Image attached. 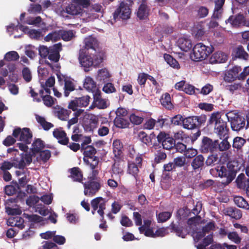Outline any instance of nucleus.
<instances>
[{"instance_id": "nucleus-1", "label": "nucleus", "mask_w": 249, "mask_h": 249, "mask_svg": "<svg viewBox=\"0 0 249 249\" xmlns=\"http://www.w3.org/2000/svg\"><path fill=\"white\" fill-rule=\"evenodd\" d=\"M210 173L213 177L223 178L222 183L226 186L235 178L237 170L231 162H228L226 166L219 165L210 169Z\"/></svg>"}, {"instance_id": "nucleus-2", "label": "nucleus", "mask_w": 249, "mask_h": 249, "mask_svg": "<svg viewBox=\"0 0 249 249\" xmlns=\"http://www.w3.org/2000/svg\"><path fill=\"white\" fill-rule=\"evenodd\" d=\"M90 174L88 177V180L82 182L84 187V194L88 197H91L101 189L102 187L100 178L97 176L99 175L100 169H91Z\"/></svg>"}, {"instance_id": "nucleus-3", "label": "nucleus", "mask_w": 249, "mask_h": 249, "mask_svg": "<svg viewBox=\"0 0 249 249\" xmlns=\"http://www.w3.org/2000/svg\"><path fill=\"white\" fill-rule=\"evenodd\" d=\"M80 64L84 67L85 71H89L92 66L99 67L103 62V58L100 54L91 56L86 52V50L81 49L78 57Z\"/></svg>"}, {"instance_id": "nucleus-4", "label": "nucleus", "mask_w": 249, "mask_h": 249, "mask_svg": "<svg viewBox=\"0 0 249 249\" xmlns=\"http://www.w3.org/2000/svg\"><path fill=\"white\" fill-rule=\"evenodd\" d=\"M208 123L210 125L214 124V132L220 139L229 138V129L227 126V123L221 118L218 113H212Z\"/></svg>"}, {"instance_id": "nucleus-5", "label": "nucleus", "mask_w": 249, "mask_h": 249, "mask_svg": "<svg viewBox=\"0 0 249 249\" xmlns=\"http://www.w3.org/2000/svg\"><path fill=\"white\" fill-rule=\"evenodd\" d=\"M81 150L83 151L84 155V162L89 168L90 170L100 169L99 166V158L95 156L97 150L94 146L89 145Z\"/></svg>"}, {"instance_id": "nucleus-6", "label": "nucleus", "mask_w": 249, "mask_h": 249, "mask_svg": "<svg viewBox=\"0 0 249 249\" xmlns=\"http://www.w3.org/2000/svg\"><path fill=\"white\" fill-rule=\"evenodd\" d=\"M213 50L214 48L212 45L207 46L202 43H198L193 47L190 58L194 61H200L207 58Z\"/></svg>"}, {"instance_id": "nucleus-7", "label": "nucleus", "mask_w": 249, "mask_h": 249, "mask_svg": "<svg viewBox=\"0 0 249 249\" xmlns=\"http://www.w3.org/2000/svg\"><path fill=\"white\" fill-rule=\"evenodd\" d=\"M207 120L205 115L200 116H189L184 119L183 127L185 129L192 130L199 128L202 124H203Z\"/></svg>"}, {"instance_id": "nucleus-8", "label": "nucleus", "mask_w": 249, "mask_h": 249, "mask_svg": "<svg viewBox=\"0 0 249 249\" xmlns=\"http://www.w3.org/2000/svg\"><path fill=\"white\" fill-rule=\"evenodd\" d=\"M225 23H228L234 28H238L243 26H249V21L247 20L243 14L239 13L235 15H231L225 20Z\"/></svg>"}, {"instance_id": "nucleus-9", "label": "nucleus", "mask_w": 249, "mask_h": 249, "mask_svg": "<svg viewBox=\"0 0 249 249\" xmlns=\"http://www.w3.org/2000/svg\"><path fill=\"white\" fill-rule=\"evenodd\" d=\"M107 201L102 197H97L91 201V206L92 208L91 213L94 214L95 211H97L98 213L101 217V220H103L104 218V210L106 208Z\"/></svg>"}, {"instance_id": "nucleus-10", "label": "nucleus", "mask_w": 249, "mask_h": 249, "mask_svg": "<svg viewBox=\"0 0 249 249\" xmlns=\"http://www.w3.org/2000/svg\"><path fill=\"white\" fill-rule=\"evenodd\" d=\"M157 138L159 143H161L163 149L170 150L175 145V140L164 132H160Z\"/></svg>"}, {"instance_id": "nucleus-11", "label": "nucleus", "mask_w": 249, "mask_h": 249, "mask_svg": "<svg viewBox=\"0 0 249 249\" xmlns=\"http://www.w3.org/2000/svg\"><path fill=\"white\" fill-rule=\"evenodd\" d=\"M217 141H213L208 137H203L200 147V151L203 153L216 152Z\"/></svg>"}, {"instance_id": "nucleus-12", "label": "nucleus", "mask_w": 249, "mask_h": 249, "mask_svg": "<svg viewBox=\"0 0 249 249\" xmlns=\"http://www.w3.org/2000/svg\"><path fill=\"white\" fill-rule=\"evenodd\" d=\"M131 14V10L129 5L124 2H121L118 8L115 10L113 14L114 19H116L119 17L122 19H127L130 18Z\"/></svg>"}, {"instance_id": "nucleus-13", "label": "nucleus", "mask_w": 249, "mask_h": 249, "mask_svg": "<svg viewBox=\"0 0 249 249\" xmlns=\"http://www.w3.org/2000/svg\"><path fill=\"white\" fill-rule=\"evenodd\" d=\"M205 164V158L204 156L199 154L193 159L191 162V165L193 170L189 173V174L194 175V173H200Z\"/></svg>"}, {"instance_id": "nucleus-14", "label": "nucleus", "mask_w": 249, "mask_h": 249, "mask_svg": "<svg viewBox=\"0 0 249 249\" xmlns=\"http://www.w3.org/2000/svg\"><path fill=\"white\" fill-rule=\"evenodd\" d=\"M246 117L245 118L238 114H235L231 118V125L233 131H239L244 128L246 129Z\"/></svg>"}, {"instance_id": "nucleus-15", "label": "nucleus", "mask_w": 249, "mask_h": 249, "mask_svg": "<svg viewBox=\"0 0 249 249\" xmlns=\"http://www.w3.org/2000/svg\"><path fill=\"white\" fill-rule=\"evenodd\" d=\"M98 124V118L94 115H89L83 122L84 129L87 132L93 131L97 128Z\"/></svg>"}, {"instance_id": "nucleus-16", "label": "nucleus", "mask_w": 249, "mask_h": 249, "mask_svg": "<svg viewBox=\"0 0 249 249\" xmlns=\"http://www.w3.org/2000/svg\"><path fill=\"white\" fill-rule=\"evenodd\" d=\"M241 71L242 68L240 66H234L226 72L224 78V80L228 82H231L237 79L239 80V72Z\"/></svg>"}, {"instance_id": "nucleus-17", "label": "nucleus", "mask_w": 249, "mask_h": 249, "mask_svg": "<svg viewBox=\"0 0 249 249\" xmlns=\"http://www.w3.org/2000/svg\"><path fill=\"white\" fill-rule=\"evenodd\" d=\"M93 102L95 106L99 109H105L109 105L107 100L103 99L101 96V92L100 90H96L93 93Z\"/></svg>"}, {"instance_id": "nucleus-18", "label": "nucleus", "mask_w": 249, "mask_h": 249, "mask_svg": "<svg viewBox=\"0 0 249 249\" xmlns=\"http://www.w3.org/2000/svg\"><path fill=\"white\" fill-rule=\"evenodd\" d=\"M53 135L55 138L58 140L59 143L64 145L68 144L69 138L67 136L65 131L62 130V128L54 129L53 132Z\"/></svg>"}, {"instance_id": "nucleus-19", "label": "nucleus", "mask_w": 249, "mask_h": 249, "mask_svg": "<svg viewBox=\"0 0 249 249\" xmlns=\"http://www.w3.org/2000/svg\"><path fill=\"white\" fill-rule=\"evenodd\" d=\"M62 50L61 44L59 43L50 47V53L48 59L54 62H57L60 58V51Z\"/></svg>"}, {"instance_id": "nucleus-20", "label": "nucleus", "mask_w": 249, "mask_h": 249, "mask_svg": "<svg viewBox=\"0 0 249 249\" xmlns=\"http://www.w3.org/2000/svg\"><path fill=\"white\" fill-rule=\"evenodd\" d=\"M71 111L70 110L62 107L60 106L57 105L53 107V113L55 116L62 121H66Z\"/></svg>"}, {"instance_id": "nucleus-21", "label": "nucleus", "mask_w": 249, "mask_h": 249, "mask_svg": "<svg viewBox=\"0 0 249 249\" xmlns=\"http://www.w3.org/2000/svg\"><path fill=\"white\" fill-rule=\"evenodd\" d=\"M225 0H214V8L212 15V18L220 19L222 16Z\"/></svg>"}, {"instance_id": "nucleus-22", "label": "nucleus", "mask_w": 249, "mask_h": 249, "mask_svg": "<svg viewBox=\"0 0 249 249\" xmlns=\"http://www.w3.org/2000/svg\"><path fill=\"white\" fill-rule=\"evenodd\" d=\"M223 213L225 215L236 220H239L242 217V211L235 207H229L226 208L223 210Z\"/></svg>"}, {"instance_id": "nucleus-23", "label": "nucleus", "mask_w": 249, "mask_h": 249, "mask_svg": "<svg viewBox=\"0 0 249 249\" xmlns=\"http://www.w3.org/2000/svg\"><path fill=\"white\" fill-rule=\"evenodd\" d=\"M233 57L240 59L247 60L249 58V54L241 45H238L235 47L232 52Z\"/></svg>"}, {"instance_id": "nucleus-24", "label": "nucleus", "mask_w": 249, "mask_h": 249, "mask_svg": "<svg viewBox=\"0 0 249 249\" xmlns=\"http://www.w3.org/2000/svg\"><path fill=\"white\" fill-rule=\"evenodd\" d=\"M228 59V56L222 52L214 53L210 57L209 62L211 64L223 63L225 62Z\"/></svg>"}, {"instance_id": "nucleus-25", "label": "nucleus", "mask_w": 249, "mask_h": 249, "mask_svg": "<svg viewBox=\"0 0 249 249\" xmlns=\"http://www.w3.org/2000/svg\"><path fill=\"white\" fill-rule=\"evenodd\" d=\"M70 175L69 176L73 181L82 182L83 178V174L81 170L78 167H74L69 170Z\"/></svg>"}, {"instance_id": "nucleus-26", "label": "nucleus", "mask_w": 249, "mask_h": 249, "mask_svg": "<svg viewBox=\"0 0 249 249\" xmlns=\"http://www.w3.org/2000/svg\"><path fill=\"white\" fill-rule=\"evenodd\" d=\"M112 146L113 152L114 154V156L116 160H119L120 159L121 156L123 153V143L120 141V140H115L113 142Z\"/></svg>"}, {"instance_id": "nucleus-27", "label": "nucleus", "mask_w": 249, "mask_h": 249, "mask_svg": "<svg viewBox=\"0 0 249 249\" xmlns=\"http://www.w3.org/2000/svg\"><path fill=\"white\" fill-rule=\"evenodd\" d=\"M65 10L67 13L71 15H77L82 12V9L77 4L74 0L66 7Z\"/></svg>"}, {"instance_id": "nucleus-28", "label": "nucleus", "mask_w": 249, "mask_h": 249, "mask_svg": "<svg viewBox=\"0 0 249 249\" xmlns=\"http://www.w3.org/2000/svg\"><path fill=\"white\" fill-rule=\"evenodd\" d=\"M178 44L180 49L186 52L189 51L192 47L191 41L184 37H180L178 39Z\"/></svg>"}, {"instance_id": "nucleus-29", "label": "nucleus", "mask_w": 249, "mask_h": 249, "mask_svg": "<svg viewBox=\"0 0 249 249\" xmlns=\"http://www.w3.org/2000/svg\"><path fill=\"white\" fill-rule=\"evenodd\" d=\"M98 46L97 40L92 36H89L85 39V47L84 50H88L90 49L96 51V48Z\"/></svg>"}, {"instance_id": "nucleus-30", "label": "nucleus", "mask_w": 249, "mask_h": 249, "mask_svg": "<svg viewBox=\"0 0 249 249\" xmlns=\"http://www.w3.org/2000/svg\"><path fill=\"white\" fill-rule=\"evenodd\" d=\"M45 147L44 142L40 139H36L32 143V152L34 155L38 153Z\"/></svg>"}, {"instance_id": "nucleus-31", "label": "nucleus", "mask_w": 249, "mask_h": 249, "mask_svg": "<svg viewBox=\"0 0 249 249\" xmlns=\"http://www.w3.org/2000/svg\"><path fill=\"white\" fill-rule=\"evenodd\" d=\"M32 133L29 128L24 127L22 129L21 135L19 137V140L24 142L26 144L31 143L32 138Z\"/></svg>"}, {"instance_id": "nucleus-32", "label": "nucleus", "mask_w": 249, "mask_h": 249, "mask_svg": "<svg viewBox=\"0 0 249 249\" xmlns=\"http://www.w3.org/2000/svg\"><path fill=\"white\" fill-rule=\"evenodd\" d=\"M84 87L87 90L91 91L93 94L96 91V90H99L96 88V83L94 80L90 77H87L85 78L84 83Z\"/></svg>"}, {"instance_id": "nucleus-33", "label": "nucleus", "mask_w": 249, "mask_h": 249, "mask_svg": "<svg viewBox=\"0 0 249 249\" xmlns=\"http://www.w3.org/2000/svg\"><path fill=\"white\" fill-rule=\"evenodd\" d=\"M64 95L65 97L69 96L70 93L75 89V87L71 79L67 77L64 79Z\"/></svg>"}, {"instance_id": "nucleus-34", "label": "nucleus", "mask_w": 249, "mask_h": 249, "mask_svg": "<svg viewBox=\"0 0 249 249\" xmlns=\"http://www.w3.org/2000/svg\"><path fill=\"white\" fill-rule=\"evenodd\" d=\"M173 171H176V168L175 167L173 161L170 162L167 164H165L163 165V170L162 175V178L163 179L169 178L171 177L169 172Z\"/></svg>"}, {"instance_id": "nucleus-35", "label": "nucleus", "mask_w": 249, "mask_h": 249, "mask_svg": "<svg viewBox=\"0 0 249 249\" xmlns=\"http://www.w3.org/2000/svg\"><path fill=\"white\" fill-rule=\"evenodd\" d=\"M161 105L167 108V109L170 110L173 107V104L171 103L170 95L166 92L163 94L160 99Z\"/></svg>"}, {"instance_id": "nucleus-36", "label": "nucleus", "mask_w": 249, "mask_h": 249, "mask_svg": "<svg viewBox=\"0 0 249 249\" xmlns=\"http://www.w3.org/2000/svg\"><path fill=\"white\" fill-rule=\"evenodd\" d=\"M36 118L38 123L45 131H48L51 128L54 127V125L52 123L47 122L44 117L37 115Z\"/></svg>"}, {"instance_id": "nucleus-37", "label": "nucleus", "mask_w": 249, "mask_h": 249, "mask_svg": "<svg viewBox=\"0 0 249 249\" xmlns=\"http://www.w3.org/2000/svg\"><path fill=\"white\" fill-rule=\"evenodd\" d=\"M171 232H174L176 234L181 238H185V234L183 232V228L180 226L179 223L175 224L172 222L169 226Z\"/></svg>"}, {"instance_id": "nucleus-38", "label": "nucleus", "mask_w": 249, "mask_h": 249, "mask_svg": "<svg viewBox=\"0 0 249 249\" xmlns=\"http://www.w3.org/2000/svg\"><path fill=\"white\" fill-rule=\"evenodd\" d=\"M60 39L61 38L65 41H70L75 37L74 33L73 30H59Z\"/></svg>"}, {"instance_id": "nucleus-39", "label": "nucleus", "mask_w": 249, "mask_h": 249, "mask_svg": "<svg viewBox=\"0 0 249 249\" xmlns=\"http://www.w3.org/2000/svg\"><path fill=\"white\" fill-rule=\"evenodd\" d=\"M233 200L234 203L239 208L246 210H249V204L246 199L241 196H235L234 197Z\"/></svg>"}, {"instance_id": "nucleus-40", "label": "nucleus", "mask_w": 249, "mask_h": 249, "mask_svg": "<svg viewBox=\"0 0 249 249\" xmlns=\"http://www.w3.org/2000/svg\"><path fill=\"white\" fill-rule=\"evenodd\" d=\"M139 168L141 167L137 165L135 162H128L127 172L128 174L132 175L137 179L139 173Z\"/></svg>"}, {"instance_id": "nucleus-41", "label": "nucleus", "mask_w": 249, "mask_h": 249, "mask_svg": "<svg viewBox=\"0 0 249 249\" xmlns=\"http://www.w3.org/2000/svg\"><path fill=\"white\" fill-rule=\"evenodd\" d=\"M110 75L108 70L106 69H102L99 71L97 76V80L100 82L105 83L109 80Z\"/></svg>"}, {"instance_id": "nucleus-42", "label": "nucleus", "mask_w": 249, "mask_h": 249, "mask_svg": "<svg viewBox=\"0 0 249 249\" xmlns=\"http://www.w3.org/2000/svg\"><path fill=\"white\" fill-rule=\"evenodd\" d=\"M39 156L36 157V160L38 162L43 163L46 162L51 156V151L49 150H41L38 152Z\"/></svg>"}, {"instance_id": "nucleus-43", "label": "nucleus", "mask_w": 249, "mask_h": 249, "mask_svg": "<svg viewBox=\"0 0 249 249\" xmlns=\"http://www.w3.org/2000/svg\"><path fill=\"white\" fill-rule=\"evenodd\" d=\"M114 124L116 127L120 128H125L129 125V122L123 117H116L114 120Z\"/></svg>"}, {"instance_id": "nucleus-44", "label": "nucleus", "mask_w": 249, "mask_h": 249, "mask_svg": "<svg viewBox=\"0 0 249 249\" xmlns=\"http://www.w3.org/2000/svg\"><path fill=\"white\" fill-rule=\"evenodd\" d=\"M148 16V10L147 5L144 3H142L137 11V17L140 19H144Z\"/></svg>"}, {"instance_id": "nucleus-45", "label": "nucleus", "mask_w": 249, "mask_h": 249, "mask_svg": "<svg viewBox=\"0 0 249 249\" xmlns=\"http://www.w3.org/2000/svg\"><path fill=\"white\" fill-rule=\"evenodd\" d=\"M229 138H222V141L219 143L218 140L217 141L216 152L218 150L220 151H224L228 150L231 147V144L228 141Z\"/></svg>"}, {"instance_id": "nucleus-46", "label": "nucleus", "mask_w": 249, "mask_h": 249, "mask_svg": "<svg viewBox=\"0 0 249 249\" xmlns=\"http://www.w3.org/2000/svg\"><path fill=\"white\" fill-rule=\"evenodd\" d=\"M19 29L25 33H28L30 36L34 38H37L40 36V32L35 29H29L27 26H24L20 24L19 26Z\"/></svg>"}, {"instance_id": "nucleus-47", "label": "nucleus", "mask_w": 249, "mask_h": 249, "mask_svg": "<svg viewBox=\"0 0 249 249\" xmlns=\"http://www.w3.org/2000/svg\"><path fill=\"white\" fill-rule=\"evenodd\" d=\"M164 58L166 62L172 67L175 69L179 68V64L178 62L169 54H164Z\"/></svg>"}, {"instance_id": "nucleus-48", "label": "nucleus", "mask_w": 249, "mask_h": 249, "mask_svg": "<svg viewBox=\"0 0 249 249\" xmlns=\"http://www.w3.org/2000/svg\"><path fill=\"white\" fill-rule=\"evenodd\" d=\"M246 140L240 137H236L233 140L232 147L237 150L241 149L243 145L246 143Z\"/></svg>"}, {"instance_id": "nucleus-49", "label": "nucleus", "mask_w": 249, "mask_h": 249, "mask_svg": "<svg viewBox=\"0 0 249 249\" xmlns=\"http://www.w3.org/2000/svg\"><path fill=\"white\" fill-rule=\"evenodd\" d=\"M139 139L147 145L151 144V139L149 136L144 131H141L138 134Z\"/></svg>"}, {"instance_id": "nucleus-50", "label": "nucleus", "mask_w": 249, "mask_h": 249, "mask_svg": "<svg viewBox=\"0 0 249 249\" xmlns=\"http://www.w3.org/2000/svg\"><path fill=\"white\" fill-rule=\"evenodd\" d=\"M90 98L89 95L75 98V99L80 107H86L89 104Z\"/></svg>"}, {"instance_id": "nucleus-51", "label": "nucleus", "mask_w": 249, "mask_h": 249, "mask_svg": "<svg viewBox=\"0 0 249 249\" xmlns=\"http://www.w3.org/2000/svg\"><path fill=\"white\" fill-rule=\"evenodd\" d=\"M19 58V56L16 51L9 52L4 56V59L8 61H17Z\"/></svg>"}, {"instance_id": "nucleus-52", "label": "nucleus", "mask_w": 249, "mask_h": 249, "mask_svg": "<svg viewBox=\"0 0 249 249\" xmlns=\"http://www.w3.org/2000/svg\"><path fill=\"white\" fill-rule=\"evenodd\" d=\"M46 41H56L60 39L59 33L58 31H54L49 33L44 38Z\"/></svg>"}, {"instance_id": "nucleus-53", "label": "nucleus", "mask_w": 249, "mask_h": 249, "mask_svg": "<svg viewBox=\"0 0 249 249\" xmlns=\"http://www.w3.org/2000/svg\"><path fill=\"white\" fill-rule=\"evenodd\" d=\"M196 11L197 17L200 18L206 17L209 12V9L203 6L198 7Z\"/></svg>"}, {"instance_id": "nucleus-54", "label": "nucleus", "mask_w": 249, "mask_h": 249, "mask_svg": "<svg viewBox=\"0 0 249 249\" xmlns=\"http://www.w3.org/2000/svg\"><path fill=\"white\" fill-rule=\"evenodd\" d=\"M186 161L185 157H178L173 159V162L176 169L177 168H182V166H184Z\"/></svg>"}, {"instance_id": "nucleus-55", "label": "nucleus", "mask_w": 249, "mask_h": 249, "mask_svg": "<svg viewBox=\"0 0 249 249\" xmlns=\"http://www.w3.org/2000/svg\"><path fill=\"white\" fill-rule=\"evenodd\" d=\"M184 119L182 116L180 114H178L172 118H169V122L176 125H180L183 124Z\"/></svg>"}, {"instance_id": "nucleus-56", "label": "nucleus", "mask_w": 249, "mask_h": 249, "mask_svg": "<svg viewBox=\"0 0 249 249\" xmlns=\"http://www.w3.org/2000/svg\"><path fill=\"white\" fill-rule=\"evenodd\" d=\"M172 216V213L169 212L160 213L158 215L159 222H164L168 220Z\"/></svg>"}, {"instance_id": "nucleus-57", "label": "nucleus", "mask_w": 249, "mask_h": 249, "mask_svg": "<svg viewBox=\"0 0 249 249\" xmlns=\"http://www.w3.org/2000/svg\"><path fill=\"white\" fill-rule=\"evenodd\" d=\"M44 104L47 107H51L56 101V99L53 98L50 95H46L43 97L42 99Z\"/></svg>"}, {"instance_id": "nucleus-58", "label": "nucleus", "mask_w": 249, "mask_h": 249, "mask_svg": "<svg viewBox=\"0 0 249 249\" xmlns=\"http://www.w3.org/2000/svg\"><path fill=\"white\" fill-rule=\"evenodd\" d=\"M129 120L133 124L139 125L142 122L143 118L141 116L136 115L134 113H132L129 116Z\"/></svg>"}, {"instance_id": "nucleus-59", "label": "nucleus", "mask_w": 249, "mask_h": 249, "mask_svg": "<svg viewBox=\"0 0 249 249\" xmlns=\"http://www.w3.org/2000/svg\"><path fill=\"white\" fill-rule=\"evenodd\" d=\"M18 188L19 187L18 184L16 186L12 185H6L4 188V191L7 195L12 196L17 193Z\"/></svg>"}, {"instance_id": "nucleus-60", "label": "nucleus", "mask_w": 249, "mask_h": 249, "mask_svg": "<svg viewBox=\"0 0 249 249\" xmlns=\"http://www.w3.org/2000/svg\"><path fill=\"white\" fill-rule=\"evenodd\" d=\"M228 238L231 241L236 244L241 242V238L239 237L236 232H230L227 234Z\"/></svg>"}, {"instance_id": "nucleus-61", "label": "nucleus", "mask_w": 249, "mask_h": 249, "mask_svg": "<svg viewBox=\"0 0 249 249\" xmlns=\"http://www.w3.org/2000/svg\"><path fill=\"white\" fill-rule=\"evenodd\" d=\"M166 157L167 155L166 153L160 150L155 154L154 160L155 162L159 163L164 160L166 159Z\"/></svg>"}, {"instance_id": "nucleus-62", "label": "nucleus", "mask_w": 249, "mask_h": 249, "mask_svg": "<svg viewBox=\"0 0 249 249\" xmlns=\"http://www.w3.org/2000/svg\"><path fill=\"white\" fill-rule=\"evenodd\" d=\"M169 124V119L168 117L163 118L162 116L159 117L157 121H156V124L157 127H162L165 125Z\"/></svg>"}, {"instance_id": "nucleus-63", "label": "nucleus", "mask_w": 249, "mask_h": 249, "mask_svg": "<svg viewBox=\"0 0 249 249\" xmlns=\"http://www.w3.org/2000/svg\"><path fill=\"white\" fill-rule=\"evenodd\" d=\"M103 91L106 93H111L116 91V89L112 83L107 82L104 85Z\"/></svg>"}, {"instance_id": "nucleus-64", "label": "nucleus", "mask_w": 249, "mask_h": 249, "mask_svg": "<svg viewBox=\"0 0 249 249\" xmlns=\"http://www.w3.org/2000/svg\"><path fill=\"white\" fill-rule=\"evenodd\" d=\"M218 160V156L217 154L209 155L205 161V163L207 166H212L214 165Z\"/></svg>"}]
</instances>
